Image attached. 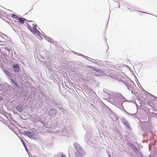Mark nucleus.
<instances>
[{"label":"nucleus","mask_w":157,"mask_h":157,"mask_svg":"<svg viewBox=\"0 0 157 157\" xmlns=\"http://www.w3.org/2000/svg\"><path fill=\"white\" fill-rule=\"evenodd\" d=\"M25 134L29 137L32 138L33 137V134L30 132H28L27 131L25 132Z\"/></svg>","instance_id":"4"},{"label":"nucleus","mask_w":157,"mask_h":157,"mask_svg":"<svg viewBox=\"0 0 157 157\" xmlns=\"http://www.w3.org/2000/svg\"><path fill=\"white\" fill-rule=\"evenodd\" d=\"M4 72L5 74L7 76H9L10 75V72L6 70H4Z\"/></svg>","instance_id":"9"},{"label":"nucleus","mask_w":157,"mask_h":157,"mask_svg":"<svg viewBox=\"0 0 157 157\" xmlns=\"http://www.w3.org/2000/svg\"><path fill=\"white\" fill-rule=\"evenodd\" d=\"M74 147L76 150L79 153L82 151V148L81 146L77 143L75 142L74 143Z\"/></svg>","instance_id":"2"},{"label":"nucleus","mask_w":157,"mask_h":157,"mask_svg":"<svg viewBox=\"0 0 157 157\" xmlns=\"http://www.w3.org/2000/svg\"><path fill=\"white\" fill-rule=\"evenodd\" d=\"M27 27L28 29L33 33H37L38 32L39 33V32L36 29V25L33 24L32 27L28 23L27 24Z\"/></svg>","instance_id":"1"},{"label":"nucleus","mask_w":157,"mask_h":157,"mask_svg":"<svg viewBox=\"0 0 157 157\" xmlns=\"http://www.w3.org/2000/svg\"><path fill=\"white\" fill-rule=\"evenodd\" d=\"M89 67L90 68H93V67L92 66H89Z\"/></svg>","instance_id":"11"},{"label":"nucleus","mask_w":157,"mask_h":157,"mask_svg":"<svg viewBox=\"0 0 157 157\" xmlns=\"http://www.w3.org/2000/svg\"><path fill=\"white\" fill-rule=\"evenodd\" d=\"M13 68L14 71L15 72H18L20 71L19 65L17 64L14 65Z\"/></svg>","instance_id":"3"},{"label":"nucleus","mask_w":157,"mask_h":157,"mask_svg":"<svg viewBox=\"0 0 157 157\" xmlns=\"http://www.w3.org/2000/svg\"><path fill=\"white\" fill-rule=\"evenodd\" d=\"M12 17L13 18H14L16 20H18L19 18L20 17H19L18 16H17L14 14H12Z\"/></svg>","instance_id":"8"},{"label":"nucleus","mask_w":157,"mask_h":157,"mask_svg":"<svg viewBox=\"0 0 157 157\" xmlns=\"http://www.w3.org/2000/svg\"><path fill=\"white\" fill-rule=\"evenodd\" d=\"M62 157H66V155L63 153L62 154Z\"/></svg>","instance_id":"10"},{"label":"nucleus","mask_w":157,"mask_h":157,"mask_svg":"<svg viewBox=\"0 0 157 157\" xmlns=\"http://www.w3.org/2000/svg\"><path fill=\"white\" fill-rule=\"evenodd\" d=\"M19 22L21 24H23L24 23L26 19L25 18L23 17H19L18 20Z\"/></svg>","instance_id":"5"},{"label":"nucleus","mask_w":157,"mask_h":157,"mask_svg":"<svg viewBox=\"0 0 157 157\" xmlns=\"http://www.w3.org/2000/svg\"><path fill=\"white\" fill-rule=\"evenodd\" d=\"M122 122L128 128H129L130 125L129 123L126 120L124 119L122 120Z\"/></svg>","instance_id":"6"},{"label":"nucleus","mask_w":157,"mask_h":157,"mask_svg":"<svg viewBox=\"0 0 157 157\" xmlns=\"http://www.w3.org/2000/svg\"><path fill=\"white\" fill-rule=\"evenodd\" d=\"M55 114L54 110L53 109H51L49 111V114L50 116H52Z\"/></svg>","instance_id":"7"}]
</instances>
